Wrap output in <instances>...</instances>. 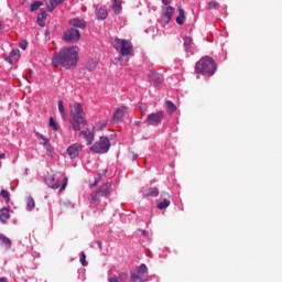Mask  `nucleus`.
I'll return each mask as SVG.
<instances>
[{"instance_id": "obj_1", "label": "nucleus", "mask_w": 282, "mask_h": 282, "mask_svg": "<svg viewBox=\"0 0 282 282\" xmlns=\"http://www.w3.org/2000/svg\"><path fill=\"white\" fill-rule=\"evenodd\" d=\"M76 63H78V47L76 46L64 47L52 58L53 67L69 69V67H76Z\"/></svg>"}, {"instance_id": "obj_2", "label": "nucleus", "mask_w": 282, "mask_h": 282, "mask_svg": "<svg viewBox=\"0 0 282 282\" xmlns=\"http://www.w3.org/2000/svg\"><path fill=\"white\" fill-rule=\"evenodd\" d=\"M195 69L196 74L214 76L215 72H217V64H215V59H213V57L205 56L196 63Z\"/></svg>"}, {"instance_id": "obj_3", "label": "nucleus", "mask_w": 282, "mask_h": 282, "mask_svg": "<svg viewBox=\"0 0 282 282\" xmlns=\"http://www.w3.org/2000/svg\"><path fill=\"white\" fill-rule=\"evenodd\" d=\"M70 109V116L75 122L73 126L74 131H80L83 127L87 124V120L85 119V110L83 109V106L78 102L74 104L73 106H69Z\"/></svg>"}, {"instance_id": "obj_4", "label": "nucleus", "mask_w": 282, "mask_h": 282, "mask_svg": "<svg viewBox=\"0 0 282 282\" xmlns=\"http://www.w3.org/2000/svg\"><path fill=\"white\" fill-rule=\"evenodd\" d=\"M112 45L115 50H117V52H120L121 56H129V54H131V51L133 50L130 41L118 37L115 39Z\"/></svg>"}, {"instance_id": "obj_5", "label": "nucleus", "mask_w": 282, "mask_h": 282, "mask_svg": "<svg viewBox=\"0 0 282 282\" xmlns=\"http://www.w3.org/2000/svg\"><path fill=\"white\" fill-rule=\"evenodd\" d=\"M110 148H111V143L109 142V138L100 137L99 141L93 144V147L90 148V151H93V153L102 154V153H107Z\"/></svg>"}, {"instance_id": "obj_6", "label": "nucleus", "mask_w": 282, "mask_h": 282, "mask_svg": "<svg viewBox=\"0 0 282 282\" xmlns=\"http://www.w3.org/2000/svg\"><path fill=\"white\" fill-rule=\"evenodd\" d=\"M149 279V269L147 268V264H141L139 267L138 272L131 273V281L133 282H147Z\"/></svg>"}, {"instance_id": "obj_7", "label": "nucleus", "mask_w": 282, "mask_h": 282, "mask_svg": "<svg viewBox=\"0 0 282 282\" xmlns=\"http://www.w3.org/2000/svg\"><path fill=\"white\" fill-rule=\"evenodd\" d=\"M64 40L67 43H77V41H80V31L74 28L68 29L64 33Z\"/></svg>"}, {"instance_id": "obj_8", "label": "nucleus", "mask_w": 282, "mask_h": 282, "mask_svg": "<svg viewBox=\"0 0 282 282\" xmlns=\"http://www.w3.org/2000/svg\"><path fill=\"white\" fill-rule=\"evenodd\" d=\"M80 151H83V144L73 143L66 150V153L70 160H76L80 155Z\"/></svg>"}, {"instance_id": "obj_9", "label": "nucleus", "mask_w": 282, "mask_h": 282, "mask_svg": "<svg viewBox=\"0 0 282 282\" xmlns=\"http://www.w3.org/2000/svg\"><path fill=\"white\" fill-rule=\"evenodd\" d=\"M162 120H164V111H159V112L150 113L147 117V121L152 127H158V124H160L162 122Z\"/></svg>"}, {"instance_id": "obj_10", "label": "nucleus", "mask_w": 282, "mask_h": 282, "mask_svg": "<svg viewBox=\"0 0 282 282\" xmlns=\"http://www.w3.org/2000/svg\"><path fill=\"white\" fill-rule=\"evenodd\" d=\"M45 184L48 186V188L57 191V188H61V178H58V176H56L55 174L48 175L45 178Z\"/></svg>"}, {"instance_id": "obj_11", "label": "nucleus", "mask_w": 282, "mask_h": 282, "mask_svg": "<svg viewBox=\"0 0 282 282\" xmlns=\"http://www.w3.org/2000/svg\"><path fill=\"white\" fill-rule=\"evenodd\" d=\"M175 9L171 6L163 8L162 20L164 23H171Z\"/></svg>"}, {"instance_id": "obj_12", "label": "nucleus", "mask_w": 282, "mask_h": 282, "mask_svg": "<svg viewBox=\"0 0 282 282\" xmlns=\"http://www.w3.org/2000/svg\"><path fill=\"white\" fill-rule=\"evenodd\" d=\"M124 116H127V107L121 106L115 111L112 116V121L120 122L124 118Z\"/></svg>"}, {"instance_id": "obj_13", "label": "nucleus", "mask_w": 282, "mask_h": 282, "mask_svg": "<svg viewBox=\"0 0 282 282\" xmlns=\"http://www.w3.org/2000/svg\"><path fill=\"white\" fill-rule=\"evenodd\" d=\"M150 83H153L154 87H158V85H162L164 78L160 73L152 72L148 76Z\"/></svg>"}, {"instance_id": "obj_14", "label": "nucleus", "mask_w": 282, "mask_h": 282, "mask_svg": "<svg viewBox=\"0 0 282 282\" xmlns=\"http://www.w3.org/2000/svg\"><path fill=\"white\" fill-rule=\"evenodd\" d=\"M79 138H85L86 144L89 145L94 142V131L86 129L79 132Z\"/></svg>"}, {"instance_id": "obj_15", "label": "nucleus", "mask_w": 282, "mask_h": 282, "mask_svg": "<svg viewBox=\"0 0 282 282\" xmlns=\"http://www.w3.org/2000/svg\"><path fill=\"white\" fill-rule=\"evenodd\" d=\"M70 28H78L79 30H85L87 28V22L80 20L79 18H74L69 21Z\"/></svg>"}, {"instance_id": "obj_16", "label": "nucleus", "mask_w": 282, "mask_h": 282, "mask_svg": "<svg viewBox=\"0 0 282 282\" xmlns=\"http://www.w3.org/2000/svg\"><path fill=\"white\" fill-rule=\"evenodd\" d=\"M143 197H158L160 189L158 187H149L142 191Z\"/></svg>"}, {"instance_id": "obj_17", "label": "nucleus", "mask_w": 282, "mask_h": 282, "mask_svg": "<svg viewBox=\"0 0 282 282\" xmlns=\"http://www.w3.org/2000/svg\"><path fill=\"white\" fill-rule=\"evenodd\" d=\"M0 246L4 248V250H10V248H12V240L0 234Z\"/></svg>"}, {"instance_id": "obj_18", "label": "nucleus", "mask_w": 282, "mask_h": 282, "mask_svg": "<svg viewBox=\"0 0 282 282\" xmlns=\"http://www.w3.org/2000/svg\"><path fill=\"white\" fill-rule=\"evenodd\" d=\"M8 219H10V210L8 208L0 209L1 224H8Z\"/></svg>"}, {"instance_id": "obj_19", "label": "nucleus", "mask_w": 282, "mask_h": 282, "mask_svg": "<svg viewBox=\"0 0 282 282\" xmlns=\"http://www.w3.org/2000/svg\"><path fill=\"white\" fill-rule=\"evenodd\" d=\"M44 19H47V11L41 10V12L37 14V24L40 28H45Z\"/></svg>"}, {"instance_id": "obj_20", "label": "nucleus", "mask_w": 282, "mask_h": 282, "mask_svg": "<svg viewBox=\"0 0 282 282\" xmlns=\"http://www.w3.org/2000/svg\"><path fill=\"white\" fill-rule=\"evenodd\" d=\"M20 51L17 48V50H13L10 55H9V63L12 65L14 63H17L20 58Z\"/></svg>"}, {"instance_id": "obj_21", "label": "nucleus", "mask_w": 282, "mask_h": 282, "mask_svg": "<svg viewBox=\"0 0 282 282\" xmlns=\"http://www.w3.org/2000/svg\"><path fill=\"white\" fill-rule=\"evenodd\" d=\"M65 0H51L50 4H47V10L50 12H54V10H56V8H58V6H61V3H63Z\"/></svg>"}, {"instance_id": "obj_22", "label": "nucleus", "mask_w": 282, "mask_h": 282, "mask_svg": "<svg viewBox=\"0 0 282 282\" xmlns=\"http://www.w3.org/2000/svg\"><path fill=\"white\" fill-rule=\"evenodd\" d=\"M101 195H109L111 193V182L105 183L100 188L99 192Z\"/></svg>"}, {"instance_id": "obj_23", "label": "nucleus", "mask_w": 282, "mask_h": 282, "mask_svg": "<svg viewBox=\"0 0 282 282\" xmlns=\"http://www.w3.org/2000/svg\"><path fill=\"white\" fill-rule=\"evenodd\" d=\"M111 8H112L115 14H119L120 12H122V1L121 0H115Z\"/></svg>"}, {"instance_id": "obj_24", "label": "nucleus", "mask_w": 282, "mask_h": 282, "mask_svg": "<svg viewBox=\"0 0 282 282\" xmlns=\"http://www.w3.org/2000/svg\"><path fill=\"white\" fill-rule=\"evenodd\" d=\"M186 17L184 15V9L182 7H178V17L176 18V23L178 25H184Z\"/></svg>"}, {"instance_id": "obj_25", "label": "nucleus", "mask_w": 282, "mask_h": 282, "mask_svg": "<svg viewBox=\"0 0 282 282\" xmlns=\"http://www.w3.org/2000/svg\"><path fill=\"white\" fill-rule=\"evenodd\" d=\"M184 47L185 52L188 54V52H191V47H193V39L191 36L184 37Z\"/></svg>"}, {"instance_id": "obj_26", "label": "nucleus", "mask_w": 282, "mask_h": 282, "mask_svg": "<svg viewBox=\"0 0 282 282\" xmlns=\"http://www.w3.org/2000/svg\"><path fill=\"white\" fill-rule=\"evenodd\" d=\"M35 135H36L37 140H40V144H42V147L50 144V139H47L45 135H43L39 132H35Z\"/></svg>"}, {"instance_id": "obj_27", "label": "nucleus", "mask_w": 282, "mask_h": 282, "mask_svg": "<svg viewBox=\"0 0 282 282\" xmlns=\"http://www.w3.org/2000/svg\"><path fill=\"white\" fill-rule=\"evenodd\" d=\"M108 14L109 13L107 12V9L100 8L97 11V18L100 19L101 21H105V19H107Z\"/></svg>"}, {"instance_id": "obj_28", "label": "nucleus", "mask_w": 282, "mask_h": 282, "mask_svg": "<svg viewBox=\"0 0 282 282\" xmlns=\"http://www.w3.org/2000/svg\"><path fill=\"white\" fill-rule=\"evenodd\" d=\"M87 69L89 72H94V69H96V67H98V61L97 59H90L88 61V64H87Z\"/></svg>"}, {"instance_id": "obj_29", "label": "nucleus", "mask_w": 282, "mask_h": 282, "mask_svg": "<svg viewBox=\"0 0 282 282\" xmlns=\"http://www.w3.org/2000/svg\"><path fill=\"white\" fill-rule=\"evenodd\" d=\"M165 109H167L170 113H175L177 107H175V105L172 101L167 100L165 101Z\"/></svg>"}, {"instance_id": "obj_30", "label": "nucleus", "mask_w": 282, "mask_h": 282, "mask_svg": "<svg viewBox=\"0 0 282 282\" xmlns=\"http://www.w3.org/2000/svg\"><path fill=\"white\" fill-rule=\"evenodd\" d=\"M170 206H171V200H169L166 198L163 202L158 204L159 210H164V209L169 208Z\"/></svg>"}, {"instance_id": "obj_31", "label": "nucleus", "mask_w": 282, "mask_h": 282, "mask_svg": "<svg viewBox=\"0 0 282 282\" xmlns=\"http://www.w3.org/2000/svg\"><path fill=\"white\" fill-rule=\"evenodd\" d=\"M36 206V203L34 202V198L29 197L26 203V209L28 210H34V207Z\"/></svg>"}, {"instance_id": "obj_32", "label": "nucleus", "mask_w": 282, "mask_h": 282, "mask_svg": "<svg viewBox=\"0 0 282 282\" xmlns=\"http://www.w3.org/2000/svg\"><path fill=\"white\" fill-rule=\"evenodd\" d=\"M41 6H43V1H34L31 4V12H36V10L41 8Z\"/></svg>"}, {"instance_id": "obj_33", "label": "nucleus", "mask_w": 282, "mask_h": 282, "mask_svg": "<svg viewBox=\"0 0 282 282\" xmlns=\"http://www.w3.org/2000/svg\"><path fill=\"white\" fill-rule=\"evenodd\" d=\"M58 111H59L63 120H65V106L63 105V100L58 101Z\"/></svg>"}, {"instance_id": "obj_34", "label": "nucleus", "mask_w": 282, "mask_h": 282, "mask_svg": "<svg viewBox=\"0 0 282 282\" xmlns=\"http://www.w3.org/2000/svg\"><path fill=\"white\" fill-rule=\"evenodd\" d=\"M0 195L1 197H3V199H6L7 204L10 202V192L6 189H1Z\"/></svg>"}, {"instance_id": "obj_35", "label": "nucleus", "mask_w": 282, "mask_h": 282, "mask_svg": "<svg viewBox=\"0 0 282 282\" xmlns=\"http://www.w3.org/2000/svg\"><path fill=\"white\" fill-rule=\"evenodd\" d=\"M44 148L46 149V154L48 155V158H52L54 153V148L52 147V144L47 143L46 145H44Z\"/></svg>"}, {"instance_id": "obj_36", "label": "nucleus", "mask_w": 282, "mask_h": 282, "mask_svg": "<svg viewBox=\"0 0 282 282\" xmlns=\"http://www.w3.org/2000/svg\"><path fill=\"white\" fill-rule=\"evenodd\" d=\"M219 3L217 1L208 2V10H218Z\"/></svg>"}, {"instance_id": "obj_37", "label": "nucleus", "mask_w": 282, "mask_h": 282, "mask_svg": "<svg viewBox=\"0 0 282 282\" xmlns=\"http://www.w3.org/2000/svg\"><path fill=\"white\" fill-rule=\"evenodd\" d=\"M50 127L52 128L53 131H58V126L56 124V121L54 118H50Z\"/></svg>"}, {"instance_id": "obj_38", "label": "nucleus", "mask_w": 282, "mask_h": 282, "mask_svg": "<svg viewBox=\"0 0 282 282\" xmlns=\"http://www.w3.org/2000/svg\"><path fill=\"white\" fill-rule=\"evenodd\" d=\"M100 180H102V176L98 175V177L95 178V182L90 184V188H94V186H98Z\"/></svg>"}, {"instance_id": "obj_39", "label": "nucleus", "mask_w": 282, "mask_h": 282, "mask_svg": "<svg viewBox=\"0 0 282 282\" xmlns=\"http://www.w3.org/2000/svg\"><path fill=\"white\" fill-rule=\"evenodd\" d=\"M19 47H20L21 50H28V41L22 40V41L20 42V44H19Z\"/></svg>"}, {"instance_id": "obj_40", "label": "nucleus", "mask_w": 282, "mask_h": 282, "mask_svg": "<svg viewBox=\"0 0 282 282\" xmlns=\"http://www.w3.org/2000/svg\"><path fill=\"white\" fill-rule=\"evenodd\" d=\"M80 263H82V265H87V260H86L85 252H82Z\"/></svg>"}, {"instance_id": "obj_41", "label": "nucleus", "mask_w": 282, "mask_h": 282, "mask_svg": "<svg viewBox=\"0 0 282 282\" xmlns=\"http://www.w3.org/2000/svg\"><path fill=\"white\" fill-rule=\"evenodd\" d=\"M67 188V177H64V183L62 184V187L59 188V192L63 193Z\"/></svg>"}, {"instance_id": "obj_42", "label": "nucleus", "mask_w": 282, "mask_h": 282, "mask_svg": "<svg viewBox=\"0 0 282 282\" xmlns=\"http://www.w3.org/2000/svg\"><path fill=\"white\" fill-rule=\"evenodd\" d=\"M105 127H107V121H106V120H102V121L99 123V129H105Z\"/></svg>"}, {"instance_id": "obj_43", "label": "nucleus", "mask_w": 282, "mask_h": 282, "mask_svg": "<svg viewBox=\"0 0 282 282\" xmlns=\"http://www.w3.org/2000/svg\"><path fill=\"white\" fill-rule=\"evenodd\" d=\"M109 282H118V276L113 275L108 279Z\"/></svg>"}, {"instance_id": "obj_44", "label": "nucleus", "mask_w": 282, "mask_h": 282, "mask_svg": "<svg viewBox=\"0 0 282 282\" xmlns=\"http://www.w3.org/2000/svg\"><path fill=\"white\" fill-rule=\"evenodd\" d=\"M169 3H171V0H162L163 6H169Z\"/></svg>"}, {"instance_id": "obj_45", "label": "nucleus", "mask_w": 282, "mask_h": 282, "mask_svg": "<svg viewBox=\"0 0 282 282\" xmlns=\"http://www.w3.org/2000/svg\"><path fill=\"white\" fill-rule=\"evenodd\" d=\"M0 160H6V153L0 154Z\"/></svg>"}, {"instance_id": "obj_46", "label": "nucleus", "mask_w": 282, "mask_h": 282, "mask_svg": "<svg viewBox=\"0 0 282 282\" xmlns=\"http://www.w3.org/2000/svg\"><path fill=\"white\" fill-rule=\"evenodd\" d=\"M141 232H142V235H143V237H148V232H147V230H141Z\"/></svg>"}, {"instance_id": "obj_47", "label": "nucleus", "mask_w": 282, "mask_h": 282, "mask_svg": "<svg viewBox=\"0 0 282 282\" xmlns=\"http://www.w3.org/2000/svg\"><path fill=\"white\" fill-rule=\"evenodd\" d=\"M0 282H8V279H6V278H0Z\"/></svg>"}, {"instance_id": "obj_48", "label": "nucleus", "mask_w": 282, "mask_h": 282, "mask_svg": "<svg viewBox=\"0 0 282 282\" xmlns=\"http://www.w3.org/2000/svg\"><path fill=\"white\" fill-rule=\"evenodd\" d=\"M133 160H138V154H134V155H133Z\"/></svg>"}]
</instances>
